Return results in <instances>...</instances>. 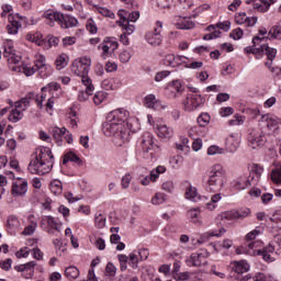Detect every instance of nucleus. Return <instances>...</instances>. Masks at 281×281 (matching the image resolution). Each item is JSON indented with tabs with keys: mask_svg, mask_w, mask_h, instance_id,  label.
<instances>
[{
	"mask_svg": "<svg viewBox=\"0 0 281 281\" xmlns=\"http://www.w3.org/2000/svg\"><path fill=\"white\" fill-rule=\"evenodd\" d=\"M245 124V116L235 114L232 120L228 121L229 126H243Z\"/></svg>",
	"mask_w": 281,
	"mask_h": 281,
	"instance_id": "obj_41",
	"label": "nucleus"
},
{
	"mask_svg": "<svg viewBox=\"0 0 281 281\" xmlns=\"http://www.w3.org/2000/svg\"><path fill=\"white\" fill-rule=\"evenodd\" d=\"M271 179L273 183H281V165H277L271 171Z\"/></svg>",
	"mask_w": 281,
	"mask_h": 281,
	"instance_id": "obj_39",
	"label": "nucleus"
},
{
	"mask_svg": "<svg viewBox=\"0 0 281 281\" xmlns=\"http://www.w3.org/2000/svg\"><path fill=\"white\" fill-rule=\"evenodd\" d=\"M278 0H265L263 3L260 4V7H257L258 12H267L269 8L271 7V3H276Z\"/></svg>",
	"mask_w": 281,
	"mask_h": 281,
	"instance_id": "obj_55",
	"label": "nucleus"
},
{
	"mask_svg": "<svg viewBox=\"0 0 281 281\" xmlns=\"http://www.w3.org/2000/svg\"><path fill=\"white\" fill-rule=\"evenodd\" d=\"M58 89H60V83L50 82L46 87H43L42 91H49V93H54V91H58Z\"/></svg>",
	"mask_w": 281,
	"mask_h": 281,
	"instance_id": "obj_53",
	"label": "nucleus"
},
{
	"mask_svg": "<svg viewBox=\"0 0 281 281\" xmlns=\"http://www.w3.org/2000/svg\"><path fill=\"white\" fill-rule=\"evenodd\" d=\"M211 116L207 113H202L201 115L198 116V124L199 126H207L210 124Z\"/></svg>",
	"mask_w": 281,
	"mask_h": 281,
	"instance_id": "obj_50",
	"label": "nucleus"
},
{
	"mask_svg": "<svg viewBox=\"0 0 281 281\" xmlns=\"http://www.w3.org/2000/svg\"><path fill=\"white\" fill-rule=\"evenodd\" d=\"M251 186V181L247 180L245 177H239L233 181V188L237 190H245Z\"/></svg>",
	"mask_w": 281,
	"mask_h": 281,
	"instance_id": "obj_24",
	"label": "nucleus"
},
{
	"mask_svg": "<svg viewBox=\"0 0 281 281\" xmlns=\"http://www.w3.org/2000/svg\"><path fill=\"white\" fill-rule=\"evenodd\" d=\"M177 27L179 30H192V27H194V23L190 18H183L177 23Z\"/></svg>",
	"mask_w": 281,
	"mask_h": 281,
	"instance_id": "obj_31",
	"label": "nucleus"
},
{
	"mask_svg": "<svg viewBox=\"0 0 281 281\" xmlns=\"http://www.w3.org/2000/svg\"><path fill=\"white\" fill-rule=\"evenodd\" d=\"M153 205H161V203H166V193L158 192L155 196L151 198Z\"/></svg>",
	"mask_w": 281,
	"mask_h": 281,
	"instance_id": "obj_46",
	"label": "nucleus"
},
{
	"mask_svg": "<svg viewBox=\"0 0 281 281\" xmlns=\"http://www.w3.org/2000/svg\"><path fill=\"white\" fill-rule=\"evenodd\" d=\"M122 27V30H125V34L130 36V34H133L135 32V25L131 24V22L126 21L124 25H119Z\"/></svg>",
	"mask_w": 281,
	"mask_h": 281,
	"instance_id": "obj_58",
	"label": "nucleus"
},
{
	"mask_svg": "<svg viewBox=\"0 0 281 281\" xmlns=\"http://www.w3.org/2000/svg\"><path fill=\"white\" fill-rule=\"evenodd\" d=\"M261 144H262V137L260 135H258V136L250 135L249 136V146H250V148L256 149Z\"/></svg>",
	"mask_w": 281,
	"mask_h": 281,
	"instance_id": "obj_45",
	"label": "nucleus"
},
{
	"mask_svg": "<svg viewBox=\"0 0 281 281\" xmlns=\"http://www.w3.org/2000/svg\"><path fill=\"white\" fill-rule=\"evenodd\" d=\"M186 199H189V201H193L194 203H196V201L201 200V195H199L196 188L189 187L186 191Z\"/></svg>",
	"mask_w": 281,
	"mask_h": 281,
	"instance_id": "obj_29",
	"label": "nucleus"
},
{
	"mask_svg": "<svg viewBox=\"0 0 281 281\" xmlns=\"http://www.w3.org/2000/svg\"><path fill=\"white\" fill-rule=\"evenodd\" d=\"M261 122L266 123V126L269 128V131H278L281 124V119L268 113L261 115Z\"/></svg>",
	"mask_w": 281,
	"mask_h": 281,
	"instance_id": "obj_16",
	"label": "nucleus"
},
{
	"mask_svg": "<svg viewBox=\"0 0 281 281\" xmlns=\"http://www.w3.org/2000/svg\"><path fill=\"white\" fill-rule=\"evenodd\" d=\"M156 101H157V98L155 97V94H148L144 99V104L146 109H154Z\"/></svg>",
	"mask_w": 281,
	"mask_h": 281,
	"instance_id": "obj_48",
	"label": "nucleus"
},
{
	"mask_svg": "<svg viewBox=\"0 0 281 281\" xmlns=\"http://www.w3.org/2000/svg\"><path fill=\"white\" fill-rule=\"evenodd\" d=\"M274 243L276 245L269 244L268 247L262 250H257L258 256H262L266 262L273 261V258H271L273 251H276V254H281V234L274 236Z\"/></svg>",
	"mask_w": 281,
	"mask_h": 281,
	"instance_id": "obj_10",
	"label": "nucleus"
},
{
	"mask_svg": "<svg viewBox=\"0 0 281 281\" xmlns=\"http://www.w3.org/2000/svg\"><path fill=\"white\" fill-rule=\"evenodd\" d=\"M271 223H276V225L281 229V209L274 211L271 217H269Z\"/></svg>",
	"mask_w": 281,
	"mask_h": 281,
	"instance_id": "obj_47",
	"label": "nucleus"
},
{
	"mask_svg": "<svg viewBox=\"0 0 281 281\" xmlns=\"http://www.w3.org/2000/svg\"><path fill=\"white\" fill-rule=\"evenodd\" d=\"M235 23L237 25H245V27H254L258 23V18L257 16H247V13L245 12H239L236 13L235 15Z\"/></svg>",
	"mask_w": 281,
	"mask_h": 281,
	"instance_id": "obj_15",
	"label": "nucleus"
},
{
	"mask_svg": "<svg viewBox=\"0 0 281 281\" xmlns=\"http://www.w3.org/2000/svg\"><path fill=\"white\" fill-rule=\"evenodd\" d=\"M29 67H32L34 69V74H36V71H38V69H41L42 67H44V65H47V59L45 58L44 55H36L35 56V65L32 66L30 64H27Z\"/></svg>",
	"mask_w": 281,
	"mask_h": 281,
	"instance_id": "obj_28",
	"label": "nucleus"
},
{
	"mask_svg": "<svg viewBox=\"0 0 281 281\" xmlns=\"http://www.w3.org/2000/svg\"><path fill=\"white\" fill-rule=\"evenodd\" d=\"M140 148L142 153L153 155V151L159 148L155 144V135H153L150 132H145L140 137Z\"/></svg>",
	"mask_w": 281,
	"mask_h": 281,
	"instance_id": "obj_11",
	"label": "nucleus"
},
{
	"mask_svg": "<svg viewBox=\"0 0 281 281\" xmlns=\"http://www.w3.org/2000/svg\"><path fill=\"white\" fill-rule=\"evenodd\" d=\"M49 188L55 196H60V194H63V182L60 180H52Z\"/></svg>",
	"mask_w": 281,
	"mask_h": 281,
	"instance_id": "obj_27",
	"label": "nucleus"
},
{
	"mask_svg": "<svg viewBox=\"0 0 281 281\" xmlns=\"http://www.w3.org/2000/svg\"><path fill=\"white\" fill-rule=\"evenodd\" d=\"M249 209H240L239 211H226L217 215L218 221H243L249 216Z\"/></svg>",
	"mask_w": 281,
	"mask_h": 281,
	"instance_id": "obj_13",
	"label": "nucleus"
},
{
	"mask_svg": "<svg viewBox=\"0 0 281 281\" xmlns=\"http://www.w3.org/2000/svg\"><path fill=\"white\" fill-rule=\"evenodd\" d=\"M164 172H166V168L164 166H158L153 169L149 176L150 181H157V179H159V175H164Z\"/></svg>",
	"mask_w": 281,
	"mask_h": 281,
	"instance_id": "obj_37",
	"label": "nucleus"
},
{
	"mask_svg": "<svg viewBox=\"0 0 281 281\" xmlns=\"http://www.w3.org/2000/svg\"><path fill=\"white\" fill-rule=\"evenodd\" d=\"M68 161H72L74 164H77L78 166H82V160L78 155L74 154L72 151H69L64 156L63 164H67Z\"/></svg>",
	"mask_w": 281,
	"mask_h": 281,
	"instance_id": "obj_30",
	"label": "nucleus"
},
{
	"mask_svg": "<svg viewBox=\"0 0 281 281\" xmlns=\"http://www.w3.org/2000/svg\"><path fill=\"white\" fill-rule=\"evenodd\" d=\"M187 216L191 223L194 225H203V222L201 221V209L195 207L191 209L187 212Z\"/></svg>",
	"mask_w": 281,
	"mask_h": 281,
	"instance_id": "obj_21",
	"label": "nucleus"
},
{
	"mask_svg": "<svg viewBox=\"0 0 281 281\" xmlns=\"http://www.w3.org/2000/svg\"><path fill=\"white\" fill-rule=\"evenodd\" d=\"M89 95H93V91H89L86 89V91H80L78 94L79 102H87L89 100Z\"/></svg>",
	"mask_w": 281,
	"mask_h": 281,
	"instance_id": "obj_57",
	"label": "nucleus"
},
{
	"mask_svg": "<svg viewBox=\"0 0 281 281\" xmlns=\"http://www.w3.org/2000/svg\"><path fill=\"white\" fill-rule=\"evenodd\" d=\"M267 41H269L268 37L255 36L252 38V44L259 45V47H246L245 52L246 54H254L256 58H260L262 54H265L269 60L266 61V67H268V69L273 74V71H276V68H273L272 65L276 56L278 55V50L273 47H270L269 44H266Z\"/></svg>",
	"mask_w": 281,
	"mask_h": 281,
	"instance_id": "obj_4",
	"label": "nucleus"
},
{
	"mask_svg": "<svg viewBox=\"0 0 281 281\" xmlns=\"http://www.w3.org/2000/svg\"><path fill=\"white\" fill-rule=\"evenodd\" d=\"M188 267H201V265H205V255L203 252H193L187 259Z\"/></svg>",
	"mask_w": 281,
	"mask_h": 281,
	"instance_id": "obj_18",
	"label": "nucleus"
},
{
	"mask_svg": "<svg viewBox=\"0 0 281 281\" xmlns=\"http://www.w3.org/2000/svg\"><path fill=\"white\" fill-rule=\"evenodd\" d=\"M269 36L281 41V21L270 29Z\"/></svg>",
	"mask_w": 281,
	"mask_h": 281,
	"instance_id": "obj_33",
	"label": "nucleus"
},
{
	"mask_svg": "<svg viewBox=\"0 0 281 281\" xmlns=\"http://www.w3.org/2000/svg\"><path fill=\"white\" fill-rule=\"evenodd\" d=\"M40 227H42V229L49 236H58V234L63 232V224L56 222L52 215L43 216L40 222Z\"/></svg>",
	"mask_w": 281,
	"mask_h": 281,
	"instance_id": "obj_7",
	"label": "nucleus"
},
{
	"mask_svg": "<svg viewBox=\"0 0 281 281\" xmlns=\"http://www.w3.org/2000/svg\"><path fill=\"white\" fill-rule=\"evenodd\" d=\"M202 104H205V98L201 97V94L190 93L184 101V111L192 113V111L201 108Z\"/></svg>",
	"mask_w": 281,
	"mask_h": 281,
	"instance_id": "obj_12",
	"label": "nucleus"
},
{
	"mask_svg": "<svg viewBox=\"0 0 281 281\" xmlns=\"http://www.w3.org/2000/svg\"><path fill=\"white\" fill-rule=\"evenodd\" d=\"M25 270L30 271L26 276L24 274V278L26 280H30L34 276V267H36V261H30L27 263H24Z\"/></svg>",
	"mask_w": 281,
	"mask_h": 281,
	"instance_id": "obj_49",
	"label": "nucleus"
},
{
	"mask_svg": "<svg viewBox=\"0 0 281 281\" xmlns=\"http://www.w3.org/2000/svg\"><path fill=\"white\" fill-rule=\"evenodd\" d=\"M227 183V173L221 164L213 165L209 170L206 188L209 192H221Z\"/></svg>",
	"mask_w": 281,
	"mask_h": 281,
	"instance_id": "obj_5",
	"label": "nucleus"
},
{
	"mask_svg": "<svg viewBox=\"0 0 281 281\" xmlns=\"http://www.w3.org/2000/svg\"><path fill=\"white\" fill-rule=\"evenodd\" d=\"M38 75L41 76V78H47V76H49L52 74V66H49L48 64L42 66V68L37 69Z\"/></svg>",
	"mask_w": 281,
	"mask_h": 281,
	"instance_id": "obj_51",
	"label": "nucleus"
},
{
	"mask_svg": "<svg viewBox=\"0 0 281 281\" xmlns=\"http://www.w3.org/2000/svg\"><path fill=\"white\" fill-rule=\"evenodd\" d=\"M63 13L54 11H45L43 18L46 19V25L54 27L55 22L59 23Z\"/></svg>",
	"mask_w": 281,
	"mask_h": 281,
	"instance_id": "obj_20",
	"label": "nucleus"
},
{
	"mask_svg": "<svg viewBox=\"0 0 281 281\" xmlns=\"http://www.w3.org/2000/svg\"><path fill=\"white\" fill-rule=\"evenodd\" d=\"M236 273H247L249 271V263L245 260L235 262Z\"/></svg>",
	"mask_w": 281,
	"mask_h": 281,
	"instance_id": "obj_34",
	"label": "nucleus"
},
{
	"mask_svg": "<svg viewBox=\"0 0 281 281\" xmlns=\"http://www.w3.org/2000/svg\"><path fill=\"white\" fill-rule=\"evenodd\" d=\"M137 250H134L133 252L130 254L128 256V260H130V265L132 266V269H137L138 265H139V255H137Z\"/></svg>",
	"mask_w": 281,
	"mask_h": 281,
	"instance_id": "obj_40",
	"label": "nucleus"
},
{
	"mask_svg": "<svg viewBox=\"0 0 281 281\" xmlns=\"http://www.w3.org/2000/svg\"><path fill=\"white\" fill-rule=\"evenodd\" d=\"M131 113L125 109H116L106 115L103 123V133L106 137H113L116 146H122L131 139V130L128 128V116Z\"/></svg>",
	"mask_w": 281,
	"mask_h": 281,
	"instance_id": "obj_1",
	"label": "nucleus"
},
{
	"mask_svg": "<svg viewBox=\"0 0 281 281\" xmlns=\"http://www.w3.org/2000/svg\"><path fill=\"white\" fill-rule=\"evenodd\" d=\"M103 44H105L108 46V49H110V52L112 53H114L120 45L117 44V40L115 37H105Z\"/></svg>",
	"mask_w": 281,
	"mask_h": 281,
	"instance_id": "obj_35",
	"label": "nucleus"
},
{
	"mask_svg": "<svg viewBox=\"0 0 281 281\" xmlns=\"http://www.w3.org/2000/svg\"><path fill=\"white\" fill-rule=\"evenodd\" d=\"M58 24L64 30H68V27H76V25H78V19H76L71 15H67V14L61 13V16L59 18Z\"/></svg>",
	"mask_w": 281,
	"mask_h": 281,
	"instance_id": "obj_19",
	"label": "nucleus"
},
{
	"mask_svg": "<svg viewBox=\"0 0 281 281\" xmlns=\"http://www.w3.org/2000/svg\"><path fill=\"white\" fill-rule=\"evenodd\" d=\"M7 225L10 234H14V232L19 229V227H21V222H19V218L16 216L11 215L8 217Z\"/></svg>",
	"mask_w": 281,
	"mask_h": 281,
	"instance_id": "obj_25",
	"label": "nucleus"
},
{
	"mask_svg": "<svg viewBox=\"0 0 281 281\" xmlns=\"http://www.w3.org/2000/svg\"><path fill=\"white\" fill-rule=\"evenodd\" d=\"M91 69V58L81 57L74 60L71 71L75 76H89V70Z\"/></svg>",
	"mask_w": 281,
	"mask_h": 281,
	"instance_id": "obj_9",
	"label": "nucleus"
},
{
	"mask_svg": "<svg viewBox=\"0 0 281 281\" xmlns=\"http://www.w3.org/2000/svg\"><path fill=\"white\" fill-rule=\"evenodd\" d=\"M52 159H54L52 149L48 147L36 148L35 153L31 155V161L27 167L29 172L40 176L47 175L54 166Z\"/></svg>",
	"mask_w": 281,
	"mask_h": 281,
	"instance_id": "obj_2",
	"label": "nucleus"
},
{
	"mask_svg": "<svg viewBox=\"0 0 281 281\" xmlns=\"http://www.w3.org/2000/svg\"><path fill=\"white\" fill-rule=\"evenodd\" d=\"M176 55L169 54L166 55L165 57V65H167V67H175L176 65Z\"/></svg>",
	"mask_w": 281,
	"mask_h": 281,
	"instance_id": "obj_61",
	"label": "nucleus"
},
{
	"mask_svg": "<svg viewBox=\"0 0 281 281\" xmlns=\"http://www.w3.org/2000/svg\"><path fill=\"white\" fill-rule=\"evenodd\" d=\"M117 16L120 18V20L117 21V24L124 25V23H126V21H128V11L121 9L117 12Z\"/></svg>",
	"mask_w": 281,
	"mask_h": 281,
	"instance_id": "obj_52",
	"label": "nucleus"
},
{
	"mask_svg": "<svg viewBox=\"0 0 281 281\" xmlns=\"http://www.w3.org/2000/svg\"><path fill=\"white\" fill-rule=\"evenodd\" d=\"M243 29L238 27L231 32V37L234 38V41H240L243 38Z\"/></svg>",
	"mask_w": 281,
	"mask_h": 281,
	"instance_id": "obj_59",
	"label": "nucleus"
},
{
	"mask_svg": "<svg viewBox=\"0 0 281 281\" xmlns=\"http://www.w3.org/2000/svg\"><path fill=\"white\" fill-rule=\"evenodd\" d=\"M98 49H102V54L101 57L106 60V58H109L110 56H112L113 50H111V48H109L108 45L104 44V42H102L99 46Z\"/></svg>",
	"mask_w": 281,
	"mask_h": 281,
	"instance_id": "obj_43",
	"label": "nucleus"
},
{
	"mask_svg": "<svg viewBox=\"0 0 281 281\" xmlns=\"http://www.w3.org/2000/svg\"><path fill=\"white\" fill-rule=\"evenodd\" d=\"M99 14H102V16H108L109 19H115V13L113 11L106 9V8H98Z\"/></svg>",
	"mask_w": 281,
	"mask_h": 281,
	"instance_id": "obj_56",
	"label": "nucleus"
},
{
	"mask_svg": "<svg viewBox=\"0 0 281 281\" xmlns=\"http://www.w3.org/2000/svg\"><path fill=\"white\" fill-rule=\"evenodd\" d=\"M32 98H34V93L30 92L26 97L15 102V108L9 114V122L16 123L20 120H23V111H27V106H30V99Z\"/></svg>",
	"mask_w": 281,
	"mask_h": 281,
	"instance_id": "obj_6",
	"label": "nucleus"
},
{
	"mask_svg": "<svg viewBox=\"0 0 281 281\" xmlns=\"http://www.w3.org/2000/svg\"><path fill=\"white\" fill-rule=\"evenodd\" d=\"M16 258H27L30 256V248L23 247L16 254Z\"/></svg>",
	"mask_w": 281,
	"mask_h": 281,
	"instance_id": "obj_64",
	"label": "nucleus"
},
{
	"mask_svg": "<svg viewBox=\"0 0 281 281\" xmlns=\"http://www.w3.org/2000/svg\"><path fill=\"white\" fill-rule=\"evenodd\" d=\"M79 78H81L82 86L86 87V90L95 91V88L93 87V83H92L91 78L89 77V75H82Z\"/></svg>",
	"mask_w": 281,
	"mask_h": 281,
	"instance_id": "obj_38",
	"label": "nucleus"
},
{
	"mask_svg": "<svg viewBox=\"0 0 281 281\" xmlns=\"http://www.w3.org/2000/svg\"><path fill=\"white\" fill-rule=\"evenodd\" d=\"M227 232L224 227L220 228L218 231H210L209 233L202 235L198 240V245H203V243H207L209 238H212V236H223Z\"/></svg>",
	"mask_w": 281,
	"mask_h": 281,
	"instance_id": "obj_22",
	"label": "nucleus"
},
{
	"mask_svg": "<svg viewBox=\"0 0 281 281\" xmlns=\"http://www.w3.org/2000/svg\"><path fill=\"white\" fill-rule=\"evenodd\" d=\"M104 100H106V93L99 91L94 94L93 97V102L94 104H102V102H104Z\"/></svg>",
	"mask_w": 281,
	"mask_h": 281,
	"instance_id": "obj_54",
	"label": "nucleus"
},
{
	"mask_svg": "<svg viewBox=\"0 0 281 281\" xmlns=\"http://www.w3.org/2000/svg\"><path fill=\"white\" fill-rule=\"evenodd\" d=\"M162 29L164 22L157 21L154 30L145 34V40L147 41L148 45H151V47H159V45H161L164 42V37L161 36Z\"/></svg>",
	"mask_w": 281,
	"mask_h": 281,
	"instance_id": "obj_8",
	"label": "nucleus"
},
{
	"mask_svg": "<svg viewBox=\"0 0 281 281\" xmlns=\"http://www.w3.org/2000/svg\"><path fill=\"white\" fill-rule=\"evenodd\" d=\"M37 227H38V223L32 221L31 224L23 229L22 235L23 236H32V234H34V232H36Z\"/></svg>",
	"mask_w": 281,
	"mask_h": 281,
	"instance_id": "obj_42",
	"label": "nucleus"
},
{
	"mask_svg": "<svg viewBox=\"0 0 281 281\" xmlns=\"http://www.w3.org/2000/svg\"><path fill=\"white\" fill-rule=\"evenodd\" d=\"M26 41H30L31 43H35V45H38L40 47L42 45H45V40L43 38V34L41 33H29L26 35Z\"/></svg>",
	"mask_w": 281,
	"mask_h": 281,
	"instance_id": "obj_26",
	"label": "nucleus"
},
{
	"mask_svg": "<svg viewBox=\"0 0 281 281\" xmlns=\"http://www.w3.org/2000/svg\"><path fill=\"white\" fill-rule=\"evenodd\" d=\"M207 155H223V148H220L216 145L209 147Z\"/></svg>",
	"mask_w": 281,
	"mask_h": 281,
	"instance_id": "obj_62",
	"label": "nucleus"
},
{
	"mask_svg": "<svg viewBox=\"0 0 281 281\" xmlns=\"http://www.w3.org/2000/svg\"><path fill=\"white\" fill-rule=\"evenodd\" d=\"M156 135L160 137V139H171L175 135V130L166 124H156Z\"/></svg>",
	"mask_w": 281,
	"mask_h": 281,
	"instance_id": "obj_17",
	"label": "nucleus"
},
{
	"mask_svg": "<svg viewBox=\"0 0 281 281\" xmlns=\"http://www.w3.org/2000/svg\"><path fill=\"white\" fill-rule=\"evenodd\" d=\"M11 194L14 198L25 196L27 194V179L16 178L13 180Z\"/></svg>",
	"mask_w": 281,
	"mask_h": 281,
	"instance_id": "obj_14",
	"label": "nucleus"
},
{
	"mask_svg": "<svg viewBox=\"0 0 281 281\" xmlns=\"http://www.w3.org/2000/svg\"><path fill=\"white\" fill-rule=\"evenodd\" d=\"M65 133H67L66 127H54L52 131V135L56 142H63V135H65Z\"/></svg>",
	"mask_w": 281,
	"mask_h": 281,
	"instance_id": "obj_36",
	"label": "nucleus"
},
{
	"mask_svg": "<svg viewBox=\"0 0 281 281\" xmlns=\"http://www.w3.org/2000/svg\"><path fill=\"white\" fill-rule=\"evenodd\" d=\"M3 56L7 59L11 71L24 74L26 77L34 76V68L30 67L29 64L22 63L19 65V63H21V56L16 55V50H14V42H12V40L5 41Z\"/></svg>",
	"mask_w": 281,
	"mask_h": 281,
	"instance_id": "obj_3",
	"label": "nucleus"
},
{
	"mask_svg": "<svg viewBox=\"0 0 281 281\" xmlns=\"http://www.w3.org/2000/svg\"><path fill=\"white\" fill-rule=\"evenodd\" d=\"M86 27L88 32H90V34L98 33V26L95 25V22L93 20H88Z\"/></svg>",
	"mask_w": 281,
	"mask_h": 281,
	"instance_id": "obj_60",
	"label": "nucleus"
},
{
	"mask_svg": "<svg viewBox=\"0 0 281 281\" xmlns=\"http://www.w3.org/2000/svg\"><path fill=\"white\" fill-rule=\"evenodd\" d=\"M94 223H95V227H98V229H103V227L106 226V217H104V215L99 213L94 217Z\"/></svg>",
	"mask_w": 281,
	"mask_h": 281,
	"instance_id": "obj_44",
	"label": "nucleus"
},
{
	"mask_svg": "<svg viewBox=\"0 0 281 281\" xmlns=\"http://www.w3.org/2000/svg\"><path fill=\"white\" fill-rule=\"evenodd\" d=\"M133 55H131V52L128 50H123L121 54H120V60L121 63H128L131 60Z\"/></svg>",
	"mask_w": 281,
	"mask_h": 281,
	"instance_id": "obj_63",
	"label": "nucleus"
},
{
	"mask_svg": "<svg viewBox=\"0 0 281 281\" xmlns=\"http://www.w3.org/2000/svg\"><path fill=\"white\" fill-rule=\"evenodd\" d=\"M167 91L172 93L171 98H177V93H181L183 91V85H181L179 79H176L168 85Z\"/></svg>",
	"mask_w": 281,
	"mask_h": 281,
	"instance_id": "obj_23",
	"label": "nucleus"
},
{
	"mask_svg": "<svg viewBox=\"0 0 281 281\" xmlns=\"http://www.w3.org/2000/svg\"><path fill=\"white\" fill-rule=\"evenodd\" d=\"M65 276L68 280H76L78 276H80V270H78L75 266H70L66 268Z\"/></svg>",
	"mask_w": 281,
	"mask_h": 281,
	"instance_id": "obj_32",
	"label": "nucleus"
}]
</instances>
